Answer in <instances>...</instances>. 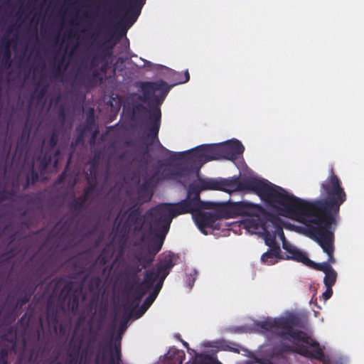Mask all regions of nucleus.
Listing matches in <instances>:
<instances>
[{
    "label": "nucleus",
    "instance_id": "nucleus-1",
    "mask_svg": "<svg viewBox=\"0 0 364 364\" xmlns=\"http://www.w3.org/2000/svg\"><path fill=\"white\" fill-rule=\"evenodd\" d=\"M185 199L175 203H161L152 210L150 232L144 234V240L149 239L151 233L154 232V244L143 257L150 263L156 254L161 250L166 236L169 231L173 218L183 214H193L196 223L199 229L213 228L219 218L220 209L215 213L202 212L211 208L212 203L200 200V193L207 190L222 191L227 193L243 191L257 195L269 205L279 209L284 189L275 186L268 181L252 176L231 177L228 178H202L193 181L187 187Z\"/></svg>",
    "mask_w": 364,
    "mask_h": 364
},
{
    "label": "nucleus",
    "instance_id": "nucleus-2",
    "mask_svg": "<svg viewBox=\"0 0 364 364\" xmlns=\"http://www.w3.org/2000/svg\"><path fill=\"white\" fill-rule=\"evenodd\" d=\"M321 198L307 201L288 193L285 190L279 207L282 216L299 221L306 226L308 235L328 255L330 265L336 262L334 231L338 224L341 205L347 196L333 168L321 183Z\"/></svg>",
    "mask_w": 364,
    "mask_h": 364
},
{
    "label": "nucleus",
    "instance_id": "nucleus-3",
    "mask_svg": "<svg viewBox=\"0 0 364 364\" xmlns=\"http://www.w3.org/2000/svg\"><path fill=\"white\" fill-rule=\"evenodd\" d=\"M173 78L176 81L172 85L162 80L155 82H144L141 84L143 97L142 102L151 106L149 112V132L148 136L151 138V144L158 137L161 125V112L159 106L164 101L172 86L178 84L186 83L190 80L188 70H186L183 74L176 72L173 74Z\"/></svg>",
    "mask_w": 364,
    "mask_h": 364
},
{
    "label": "nucleus",
    "instance_id": "nucleus-4",
    "mask_svg": "<svg viewBox=\"0 0 364 364\" xmlns=\"http://www.w3.org/2000/svg\"><path fill=\"white\" fill-rule=\"evenodd\" d=\"M275 329L280 330L278 334L284 337L289 336L290 341L297 346L296 353L310 358L323 360L324 353L319 343L302 331H295L294 326H301V319L296 316L277 318Z\"/></svg>",
    "mask_w": 364,
    "mask_h": 364
},
{
    "label": "nucleus",
    "instance_id": "nucleus-5",
    "mask_svg": "<svg viewBox=\"0 0 364 364\" xmlns=\"http://www.w3.org/2000/svg\"><path fill=\"white\" fill-rule=\"evenodd\" d=\"M174 266L173 257L171 255H166L161 259L151 270H147L144 273V277L147 274H151V278H154V283L157 281L153 291L145 299L142 305L136 311V318L141 317L147 309L151 306L156 296H158L161 289L162 288L164 282L168 275L171 269Z\"/></svg>",
    "mask_w": 364,
    "mask_h": 364
},
{
    "label": "nucleus",
    "instance_id": "nucleus-6",
    "mask_svg": "<svg viewBox=\"0 0 364 364\" xmlns=\"http://www.w3.org/2000/svg\"><path fill=\"white\" fill-rule=\"evenodd\" d=\"M161 149L166 153L171 155L172 160L186 159L191 161L196 166L197 171L204 164L213 160L219 159L218 144H202L191 150L181 152L171 151L164 146H161Z\"/></svg>",
    "mask_w": 364,
    "mask_h": 364
},
{
    "label": "nucleus",
    "instance_id": "nucleus-7",
    "mask_svg": "<svg viewBox=\"0 0 364 364\" xmlns=\"http://www.w3.org/2000/svg\"><path fill=\"white\" fill-rule=\"evenodd\" d=\"M4 176L5 171L3 172L2 176H0V203L5 200H14L21 187L23 190H26L31 184L36 183L39 178L38 173L34 169L33 162L31 164L28 171L22 170L13 177L11 188L9 191L6 190V186L2 183L1 179Z\"/></svg>",
    "mask_w": 364,
    "mask_h": 364
},
{
    "label": "nucleus",
    "instance_id": "nucleus-8",
    "mask_svg": "<svg viewBox=\"0 0 364 364\" xmlns=\"http://www.w3.org/2000/svg\"><path fill=\"white\" fill-rule=\"evenodd\" d=\"M150 230L149 231L144 232L140 237V242L144 244V245L138 249L134 253V258L137 261V263H130L125 266L124 268L122 276L123 277L131 278L132 282L134 283H138L139 281V273L141 271V269H146L149 267L154 259L150 262L147 263L146 260L143 259V257H146V254L151 251V247L154 244V238L155 237V233H151L149 236V239L144 240L143 236L144 234H149Z\"/></svg>",
    "mask_w": 364,
    "mask_h": 364
},
{
    "label": "nucleus",
    "instance_id": "nucleus-9",
    "mask_svg": "<svg viewBox=\"0 0 364 364\" xmlns=\"http://www.w3.org/2000/svg\"><path fill=\"white\" fill-rule=\"evenodd\" d=\"M154 280V279L151 278V274H147L144 277L143 281L136 287L132 296L123 302V308L125 312L123 315L120 330L122 331L126 328L127 323L132 316L136 318V311L135 309L139 307L142 297L153 287Z\"/></svg>",
    "mask_w": 364,
    "mask_h": 364
},
{
    "label": "nucleus",
    "instance_id": "nucleus-10",
    "mask_svg": "<svg viewBox=\"0 0 364 364\" xmlns=\"http://www.w3.org/2000/svg\"><path fill=\"white\" fill-rule=\"evenodd\" d=\"M262 211L261 205L247 201L229 202L220 208V215L223 218L238 215L258 216Z\"/></svg>",
    "mask_w": 364,
    "mask_h": 364
},
{
    "label": "nucleus",
    "instance_id": "nucleus-11",
    "mask_svg": "<svg viewBox=\"0 0 364 364\" xmlns=\"http://www.w3.org/2000/svg\"><path fill=\"white\" fill-rule=\"evenodd\" d=\"M107 353L109 354L108 364H122L121 343L115 341L114 344L110 341L108 345L100 343L95 355L97 364H105L107 361Z\"/></svg>",
    "mask_w": 364,
    "mask_h": 364
},
{
    "label": "nucleus",
    "instance_id": "nucleus-12",
    "mask_svg": "<svg viewBox=\"0 0 364 364\" xmlns=\"http://www.w3.org/2000/svg\"><path fill=\"white\" fill-rule=\"evenodd\" d=\"M154 208H151L150 210L146 212V215H142L141 213V210L139 207L133 206L127 210L128 215L126 220L124 223V228H131L133 227L134 232H141L143 230L144 225L146 222L148 223L149 228L148 230H144L141 235L146 232L149 231L151 226V221L152 220L153 216L151 215V211Z\"/></svg>",
    "mask_w": 364,
    "mask_h": 364
},
{
    "label": "nucleus",
    "instance_id": "nucleus-13",
    "mask_svg": "<svg viewBox=\"0 0 364 364\" xmlns=\"http://www.w3.org/2000/svg\"><path fill=\"white\" fill-rule=\"evenodd\" d=\"M161 144H160V149L161 151L167 156H169V159L171 161H175V160H172L171 159V155L166 153L162 149H161ZM178 159H176L177 161ZM181 162L176 163L173 169L171 170L169 172L166 173L165 174V178L166 179H172L178 181L179 183H182L184 186L185 184L181 181L182 178H186L188 177L191 173L193 170H197L196 166L192 163L189 160L186 159H180Z\"/></svg>",
    "mask_w": 364,
    "mask_h": 364
},
{
    "label": "nucleus",
    "instance_id": "nucleus-14",
    "mask_svg": "<svg viewBox=\"0 0 364 364\" xmlns=\"http://www.w3.org/2000/svg\"><path fill=\"white\" fill-rule=\"evenodd\" d=\"M64 292H65L68 296V307L70 308L72 312L75 313L78 310L80 298L85 299L82 287H79L75 289H73L72 284L68 282L66 283L62 289V293Z\"/></svg>",
    "mask_w": 364,
    "mask_h": 364
},
{
    "label": "nucleus",
    "instance_id": "nucleus-15",
    "mask_svg": "<svg viewBox=\"0 0 364 364\" xmlns=\"http://www.w3.org/2000/svg\"><path fill=\"white\" fill-rule=\"evenodd\" d=\"M165 178V175L160 174L159 171H156L150 176H146L144 178V181L139 188V195L142 197L144 193H147V199L151 200L153 192L152 188Z\"/></svg>",
    "mask_w": 364,
    "mask_h": 364
},
{
    "label": "nucleus",
    "instance_id": "nucleus-16",
    "mask_svg": "<svg viewBox=\"0 0 364 364\" xmlns=\"http://www.w3.org/2000/svg\"><path fill=\"white\" fill-rule=\"evenodd\" d=\"M37 288L36 284H28L23 289L18 287V291H20L21 295L17 298V301L13 307L11 314L13 315L12 320L14 321L16 318V311L21 309L26 304H27L33 294L35 293Z\"/></svg>",
    "mask_w": 364,
    "mask_h": 364
},
{
    "label": "nucleus",
    "instance_id": "nucleus-17",
    "mask_svg": "<svg viewBox=\"0 0 364 364\" xmlns=\"http://www.w3.org/2000/svg\"><path fill=\"white\" fill-rule=\"evenodd\" d=\"M1 341H8L9 346L3 347L0 350L1 364H7V357L10 350H13L16 344V333L14 326H10L6 333L1 336Z\"/></svg>",
    "mask_w": 364,
    "mask_h": 364
},
{
    "label": "nucleus",
    "instance_id": "nucleus-18",
    "mask_svg": "<svg viewBox=\"0 0 364 364\" xmlns=\"http://www.w3.org/2000/svg\"><path fill=\"white\" fill-rule=\"evenodd\" d=\"M17 200H24L28 205L33 206L37 209H41L42 208L43 199L41 194L38 193L21 195H18L17 193L14 201Z\"/></svg>",
    "mask_w": 364,
    "mask_h": 364
},
{
    "label": "nucleus",
    "instance_id": "nucleus-19",
    "mask_svg": "<svg viewBox=\"0 0 364 364\" xmlns=\"http://www.w3.org/2000/svg\"><path fill=\"white\" fill-rule=\"evenodd\" d=\"M265 218L267 220V223L272 224L274 233L276 234V237L279 236L282 242L284 240H287L283 231L282 221L280 218L273 213H267Z\"/></svg>",
    "mask_w": 364,
    "mask_h": 364
},
{
    "label": "nucleus",
    "instance_id": "nucleus-20",
    "mask_svg": "<svg viewBox=\"0 0 364 364\" xmlns=\"http://www.w3.org/2000/svg\"><path fill=\"white\" fill-rule=\"evenodd\" d=\"M89 200L86 196L82 194L78 197H74L69 205L70 210L77 216L85 208L86 202Z\"/></svg>",
    "mask_w": 364,
    "mask_h": 364
},
{
    "label": "nucleus",
    "instance_id": "nucleus-21",
    "mask_svg": "<svg viewBox=\"0 0 364 364\" xmlns=\"http://www.w3.org/2000/svg\"><path fill=\"white\" fill-rule=\"evenodd\" d=\"M46 320L50 327H52L55 329L57 328L59 323L58 311L55 307L53 306L50 304H48L47 306Z\"/></svg>",
    "mask_w": 364,
    "mask_h": 364
},
{
    "label": "nucleus",
    "instance_id": "nucleus-22",
    "mask_svg": "<svg viewBox=\"0 0 364 364\" xmlns=\"http://www.w3.org/2000/svg\"><path fill=\"white\" fill-rule=\"evenodd\" d=\"M11 41L3 37L1 40V46L4 50V55L2 58V63L6 68H9L11 66V50H10Z\"/></svg>",
    "mask_w": 364,
    "mask_h": 364
},
{
    "label": "nucleus",
    "instance_id": "nucleus-23",
    "mask_svg": "<svg viewBox=\"0 0 364 364\" xmlns=\"http://www.w3.org/2000/svg\"><path fill=\"white\" fill-rule=\"evenodd\" d=\"M307 259L308 256L306 253L299 250L295 246L287 254L286 257H284V259H292L296 262H301L304 264H305Z\"/></svg>",
    "mask_w": 364,
    "mask_h": 364
},
{
    "label": "nucleus",
    "instance_id": "nucleus-24",
    "mask_svg": "<svg viewBox=\"0 0 364 364\" xmlns=\"http://www.w3.org/2000/svg\"><path fill=\"white\" fill-rule=\"evenodd\" d=\"M227 144L230 150V154L232 155L233 160L236 159L240 155L243 154L245 147L239 140H231L227 141Z\"/></svg>",
    "mask_w": 364,
    "mask_h": 364
},
{
    "label": "nucleus",
    "instance_id": "nucleus-25",
    "mask_svg": "<svg viewBox=\"0 0 364 364\" xmlns=\"http://www.w3.org/2000/svg\"><path fill=\"white\" fill-rule=\"evenodd\" d=\"M38 352L33 348L29 350L27 355L25 354L21 355L18 358V361L21 364H38Z\"/></svg>",
    "mask_w": 364,
    "mask_h": 364
},
{
    "label": "nucleus",
    "instance_id": "nucleus-26",
    "mask_svg": "<svg viewBox=\"0 0 364 364\" xmlns=\"http://www.w3.org/2000/svg\"><path fill=\"white\" fill-rule=\"evenodd\" d=\"M305 265L314 269L321 271L325 274L326 272H328L333 269L331 265H330L328 262H324L321 263H316L311 260L309 257L305 263Z\"/></svg>",
    "mask_w": 364,
    "mask_h": 364
},
{
    "label": "nucleus",
    "instance_id": "nucleus-27",
    "mask_svg": "<svg viewBox=\"0 0 364 364\" xmlns=\"http://www.w3.org/2000/svg\"><path fill=\"white\" fill-rule=\"evenodd\" d=\"M269 223H267V221L264 223V241L265 244L267 246L273 245L276 244V234L274 233V230H272V232L269 230Z\"/></svg>",
    "mask_w": 364,
    "mask_h": 364
},
{
    "label": "nucleus",
    "instance_id": "nucleus-28",
    "mask_svg": "<svg viewBox=\"0 0 364 364\" xmlns=\"http://www.w3.org/2000/svg\"><path fill=\"white\" fill-rule=\"evenodd\" d=\"M218 148L219 159H225L233 161L232 155L230 154V150L227 142L218 144Z\"/></svg>",
    "mask_w": 364,
    "mask_h": 364
},
{
    "label": "nucleus",
    "instance_id": "nucleus-29",
    "mask_svg": "<svg viewBox=\"0 0 364 364\" xmlns=\"http://www.w3.org/2000/svg\"><path fill=\"white\" fill-rule=\"evenodd\" d=\"M40 161V168L44 171L50 164L52 161V151L46 149L43 156L38 157Z\"/></svg>",
    "mask_w": 364,
    "mask_h": 364
},
{
    "label": "nucleus",
    "instance_id": "nucleus-30",
    "mask_svg": "<svg viewBox=\"0 0 364 364\" xmlns=\"http://www.w3.org/2000/svg\"><path fill=\"white\" fill-rule=\"evenodd\" d=\"M65 58L63 57L60 60H59L55 66L53 70V77L55 78L63 77L65 75V71L68 68V65L64 64Z\"/></svg>",
    "mask_w": 364,
    "mask_h": 364
},
{
    "label": "nucleus",
    "instance_id": "nucleus-31",
    "mask_svg": "<svg viewBox=\"0 0 364 364\" xmlns=\"http://www.w3.org/2000/svg\"><path fill=\"white\" fill-rule=\"evenodd\" d=\"M102 284V279L100 277L95 276L90 278L87 287L91 292H98Z\"/></svg>",
    "mask_w": 364,
    "mask_h": 364
},
{
    "label": "nucleus",
    "instance_id": "nucleus-32",
    "mask_svg": "<svg viewBox=\"0 0 364 364\" xmlns=\"http://www.w3.org/2000/svg\"><path fill=\"white\" fill-rule=\"evenodd\" d=\"M95 126V117L94 109L91 108L86 114L85 125L83 129L86 131L91 130Z\"/></svg>",
    "mask_w": 364,
    "mask_h": 364
},
{
    "label": "nucleus",
    "instance_id": "nucleus-33",
    "mask_svg": "<svg viewBox=\"0 0 364 364\" xmlns=\"http://www.w3.org/2000/svg\"><path fill=\"white\" fill-rule=\"evenodd\" d=\"M336 279L337 273L333 269H332L329 272H326L323 278V283L325 286L333 287L336 282Z\"/></svg>",
    "mask_w": 364,
    "mask_h": 364
},
{
    "label": "nucleus",
    "instance_id": "nucleus-34",
    "mask_svg": "<svg viewBox=\"0 0 364 364\" xmlns=\"http://www.w3.org/2000/svg\"><path fill=\"white\" fill-rule=\"evenodd\" d=\"M278 260L279 259L277 258V256L269 252H264L261 256L262 262L267 265L274 264L276 262H277Z\"/></svg>",
    "mask_w": 364,
    "mask_h": 364
},
{
    "label": "nucleus",
    "instance_id": "nucleus-35",
    "mask_svg": "<svg viewBox=\"0 0 364 364\" xmlns=\"http://www.w3.org/2000/svg\"><path fill=\"white\" fill-rule=\"evenodd\" d=\"M123 281L124 283V291L127 294H134L136 287L138 285V284L141 283L139 281L138 283H134L132 282L131 278L128 277H123Z\"/></svg>",
    "mask_w": 364,
    "mask_h": 364
},
{
    "label": "nucleus",
    "instance_id": "nucleus-36",
    "mask_svg": "<svg viewBox=\"0 0 364 364\" xmlns=\"http://www.w3.org/2000/svg\"><path fill=\"white\" fill-rule=\"evenodd\" d=\"M30 134L31 128L28 127L27 123H26L21 130V137L20 139L18 141V146H20L21 143L23 141L27 143L30 137Z\"/></svg>",
    "mask_w": 364,
    "mask_h": 364
},
{
    "label": "nucleus",
    "instance_id": "nucleus-37",
    "mask_svg": "<svg viewBox=\"0 0 364 364\" xmlns=\"http://www.w3.org/2000/svg\"><path fill=\"white\" fill-rule=\"evenodd\" d=\"M277 318L274 319H266L265 321L261 322L259 326L265 330V331H272L275 328Z\"/></svg>",
    "mask_w": 364,
    "mask_h": 364
},
{
    "label": "nucleus",
    "instance_id": "nucleus-38",
    "mask_svg": "<svg viewBox=\"0 0 364 364\" xmlns=\"http://www.w3.org/2000/svg\"><path fill=\"white\" fill-rule=\"evenodd\" d=\"M58 138H59V134H58V132L56 130H53L50 135V137L48 141V149H47L48 150L52 151L55 148V146L58 144Z\"/></svg>",
    "mask_w": 364,
    "mask_h": 364
},
{
    "label": "nucleus",
    "instance_id": "nucleus-39",
    "mask_svg": "<svg viewBox=\"0 0 364 364\" xmlns=\"http://www.w3.org/2000/svg\"><path fill=\"white\" fill-rule=\"evenodd\" d=\"M77 131L78 132L77 134V137L75 138V139L72 141V144H71V146L73 147V146H77L79 144L83 142L84 141V136H85V134L86 133V129H83V128H80V127H77Z\"/></svg>",
    "mask_w": 364,
    "mask_h": 364
},
{
    "label": "nucleus",
    "instance_id": "nucleus-40",
    "mask_svg": "<svg viewBox=\"0 0 364 364\" xmlns=\"http://www.w3.org/2000/svg\"><path fill=\"white\" fill-rule=\"evenodd\" d=\"M104 46L102 50V55L104 56H110L112 54V48L114 46V43H111L109 40H107L103 43Z\"/></svg>",
    "mask_w": 364,
    "mask_h": 364
},
{
    "label": "nucleus",
    "instance_id": "nucleus-41",
    "mask_svg": "<svg viewBox=\"0 0 364 364\" xmlns=\"http://www.w3.org/2000/svg\"><path fill=\"white\" fill-rule=\"evenodd\" d=\"M269 247L270 248L269 250L268 251L269 252L272 253L273 255L277 256L279 259H284V257L281 255L280 247L277 243Z\"/></svg>",
    "mask_w": 364,
    "mask_h": 364
},
{
    "label": "nucleus",
    "instance_id": "nucleus-42",
    "mask_svg": "<svg viewBox=\"0 0 364 364\" xmlns=\"http://www.w3.org/2000/svg\"><path fill=\"white\" fill-rule=\"evenodd\" d=\"M140 9H141V8L137 11L134 10L133 5H132V1H130V6L128 10V14H129V18L132 19V22H134L137 19V18L140 14Z\"/></svg>",
    "mask_w": 364,
    "mask_h": 364
},
{
    "label": "nucleus",
    "instance_id": "nucleus-43",
    "mask_svg": "<svg viewBox=\"0 0 364 364\" xmlns=\"http://www.w3.org/2000/svg\"><path fill=\"white\" fill-rule=\"evenodd\" d=\"M88 183L89 186L84 189L83 194L90 198L91 195L94 193L97 185L95 182L91 183L88 181Z\"/></svg>",
    "mask_w": 364,
    "mask_h": 364
},
{
    "label": "nucleus",
    "instance_id": "nucleus-44",
    "mask_svg": "<svg viewBox=\"0 0 364 364\" xmlns=\"http://www.w3.org/2000/svg\"><path fill=\"white\" fill-rule=\"evenodd\" d=\"M47 90H48V85H46V86H44L43 87H42V88L40 90V91H38V92H37V94H36L35 96H34V95H32V97H33H33H36V100H37V101H38V102H39V101H41V100L43 99V97H45V95H46V94Z\"/></svg>",
    "mask_w": 364,
    "mask_h": 364
},
{
    "label": "nucleus",
    "instance_id": "nucleus-45",
    "mask_svg": "<svg viewBox=\"0 0 364 364\" xmlns=\"http://www.w3.org/2000/svg\"><path fill=\"white\" fill-rule=\"evenodd\" d=\"M81 349V341L77 343L72 345V349L70 353H72L73 355H80V351Z\"/></svg>",
    "mask_w": 364,
    "mask_h": 364
},
{
    "label": "nucleus",
    "instance_id": "nucleus-46",
    "mask_svg": "<svg viewBox=\"0 0 364 364\" xmlns=\"http://www.w3.org/2000/svg\"><path fill=\"white\" fill-rule=\"evenodd\" d=\"M78 355H73L72 353H69L67 364H78Z\"/></svg>",
    "mask_w": 364,
    "mask_h": 364
},
{
    "label": "nucleus",
    "instance_id": "nucleus-47",
    "mask_svg": "<svg viewBox=\"0 0 364 364\" xmlns=\"http://www.w3.org/2000/svg\"><path fill=\"white\" fill-rule=\"evenodd\" d=\"M58 119L63 124L66 119V112L63 107H60L58 111Z\"/></svg>",
    "mask_w": 364,
    "mask_h": 364
},
{
    "label": "nucleus",
    "instance_id": "nucleus-48",
    "mask_svg": "<svg viewBox=\"0 0 364 364\" xmlns=\"http://www.w3.org/2000/svg\"><path fill=\"white\" fill-rule=\"evenodd\" d=\"M326 290L323 293L322 296L325 301L331 298L333 294L332 287L326 286Z\"/></svg>",
    "mask_w": 364,
    "mask_h": 364
},
{
    "label": "nucleus",
    "instance_id": "nucleus-49",
    "mask_svg": "<svg viewBox=\"0 0 364 364\" xmlns=\"http://www.w3.org/2000/svg\"><path fill=\"white\" fill-rule=\"evenodd\" d=\"M294 246L293 245H291L289 242H288L287 240H284L283 241V244H282V247L283 249L286 251V253L287 254L289 252H290L291 250V249L294 247Z\"/></svg>",
    "mask_w": 364,
    "mask_h": 364
},
{
    "label": "nucleus",
    "instance_id": "nucleus-50",
    "mask_svg": "<svg viewBox=\"0 0 364 364\" xmlns=\"http://www.w3.org/2000/svg\"><path fill=\"white\" fill-rule=\"evenodd\" d=\"M294 246L293 245H291L289 242H288L287 240H284L283 241V244H282V247L283 249L286 251V253L287 254L289 252H290L291 250V249L294 247Z\"/></svg>",
    "mask_w": 364,
    "mask_h": 364
},
{
    "label": "nucleus",
    "instance_id": "nucleus-51",
    "mask_svg": "<svg viewBox=\"0 0 364 364\" xmlns=\"http://www.w3.org/2000/svg\"><path fill=\"white\" fill-rule=\"evenodd\" d=\"M195 280L196 278L192 274L188 276L187 283L190 288H192V287L193 286Z\"/></svg>",
    "mask_w": 364,
    "mask_h": 364
},
{
    "label": "nucleus",
    "instance_id": "nucleus-52",
    "mask_svg": "<svg viewBox=\"0 0 364 364\" xmlns=\"http://www.w3.org/2000/svg\"><path fill=\"white\" fill-rule=\"evenodd\" d=\"M65 178H66V173H65V171H63V172H62V173L59 175V176H58V179H57L56 183H57L58 184H60V183H63V182H64V181H65Z\"/></svg>",
    "mask_w": 364,
    "mask_h": 364
},
{
    "label": "nucleus",
    "instance_id": "nucleus-53",
    "mask_svg": "<svg viewBox=\"0 0 364 364\" xmlns=\"http://www.w3.org/2000/svg\"><path fill=\"white\" fill-rule=\"evenodd\" d=\"M97 162L95 161H93L92 164H91V166H90V174L92 175L94 174L95 175V179L96 180V176H95V171H96V169H97Z\"/></svg>",
    "mask_w": 364,
    "mask_h": 364
},
{
    "label": "nucleus",
    "instance_id": "nucleus-54",
    "mask_svg": "<svg viewBox=\"0 0 364 364\" xmlns=\"http://www.w3.org/2000/svg\"><path fill=\"white\" fill-rule=\"evenodd\" d=\"M134 111L140 112H147V109L143 106L142 105H136L134 107Z\"/></svg>",
    "mask_w": 364,
    "mask_h": 364
},
{
    "label": "nucleus",
    "instance_id": "nucleus-55",
    "mask_svg": "<svg viewBox=\"0 0 364 364\" xmlns=\"http://www.w3.org/2000/svg\"><path fill=\"white\" fill-rule=\"evenodd\" d=\"M97 259L100 261V262L102 264H105L107 261L105 257L102 256V254H100L97 258Z\"/></svg>",
    "mask_w": 364,
    "mask_h": 364
},
{
    "label": "nucleus",
    "instance_id": "nucleus-56",
    "mask_svg": "<svg viewBox=\"0 0 364 364\" xmlns=\"http://www.w3.org/2000/svg\"><path fill=\"white\" fill-rule=\"evenodd\" d=\"M45 271V267L43 264L41 265L36 270V274H38L39 272L43 273Z\"/></svg>",
    "mask_w": 364,
    "mask_h": 364
},
{
    "label": "nucleus",
    "instance_id": "nucleus-57",
    "mask_svg": "<svg viewBox=\"0 0 364 364\" xmlns=\"http://www.w3.org/2000/svg\"><path fill=\"white\" fill-rule=\"evenodd\" d=\"M7 255H9V257H14L15 256V253L14 252L13 250H11L10 251H9L8 252L6 253H4L3 255L4 256H6Z\"/></svg>",
    "mask_w": 364,
    "mask_h": 364
},
{
    "label": "nucleus",
    "instance_id": "nucleus-58",
    "mask_svg": "<svg viewBox=\"0 0 364 364\" xmlns=\"http://www.w3.org/2000/svg\"><path fill=\"white\" fill-rule=\"evenodd\" d=\"M97 60H98L97 55H95L92 58L91 63L93 66L96 65V63H97Z\"/></svg>",
    "mask_w": 364,
    "mask_h": 364
},
{
    "label": "nucleus",
    "instance_id": "nucleus-59",
    "mask_svg": "<svg viewBox=\"0 0 364 364\" xmlns=\"http://www.w3.org/2000/svg\"><path fill=\"white\" fill-rule=\"evenodd\" d=\"M97 341V334L92 336L90 338V343H95Z\"/></svg>",
    "mask_w": 364,
    "mask_h": 364
},
{
    "label": "nucleus",
    "instance_id": "nucleus-60",
    "mask_svg": "<svg viewBox=\"0 0 364 364\" xmlns=\"http://www.w3.org/2000/svg\"><path fill=\"white\" fill-rule=\"evenodd\" d=\"M181 342H182V344L183 345L184 347H186L187 348L188 350H190L189 347H188V343L183 340H181Z\"/></svg>",
    "mask_w": 364,
    "mask_h": 364
},
{
    "label": "nucleus",
    "instance_id": "nucleus-61",
    "mask_svg": "<svg viewBox=\"0 0 364 364\" xmlns=\"http://www.w3.org/2000/svg\"><path fill=\"white\" fill-rule=\"evenodd\" d=\"M228 349L230 350V351H233L235 353H239V350L238 349L233 348H231L230 346L228 347Z\"/></svg>",
    "mask_w": 364,
    "mask_h": 364
},
{
    "label": "nucleus",
    "instance_id": "nucleus-62",
    "mask_svg": "<svg viewBox=\"0 0 364 364\" xmlns=\"http://www.w3.org/2000/svg\"><path fill=\"white\" fill-rule=\"evenodd\" d=\"M261 364H274V363L270 360H266V361L261 363Z\"/></svg>",
    "mask_w": 364,
    "mask_h": 364
},
{
    "label": "nucleus",
    "instance_id": "nucleus-63",
    "mask_svg": "<svg viewBox=\"0 0 364 364\" xmlns=\"http://www.w3.org/2000/svg\"><path fill=\"white\" fill-rule=\"evenodd\" d=\"M13 31V26H10L8 28V33H11Z\"/></svg>",
    "mask_w": 364,
    "mask_h": 364
},
{
    "label": "nucleus",
    "instance_id": "nucleus-64",
    "mask_svg": "<svg viewBox=\"0 0 364 364\" xmlns=\"http://www.w3.org/2000/svg\"><path fill=\"white\" fill-rule=\"evenodd\" d=\"M28 213V210H24L23 212H22V215L23 216H25L26 215V214Z\"/></svg>",
    "mask_w": 364,
    "mask_h": 364
}]
</instances>
